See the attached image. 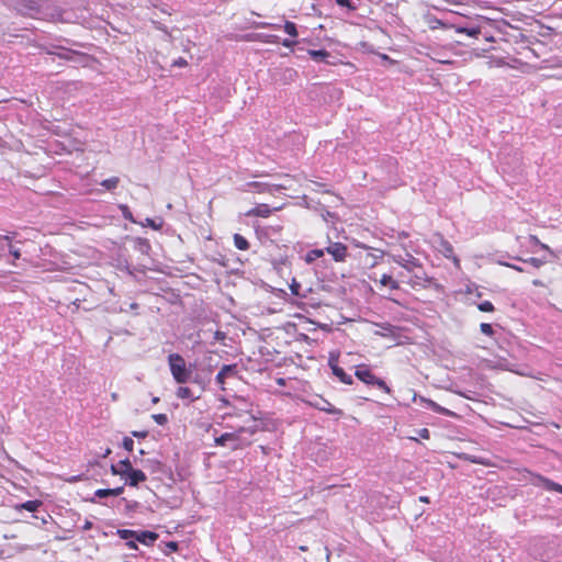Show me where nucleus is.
Here are the masks:
<instances>
[{
	"mask_svg": "<svg viewBox=\"0 0 562 562\" xmlns=\"http://www.w3.org/2000/svg\"><path fill=\"white\" fill-rule=\"evenodd\" d=\"M168 364L171 375L178 384H186L191 380L192 370L187 366L181 355L170 353L168 356Z\"/></svg>",
	"mask_w": 562,
	"mask_h": 562,
	"instance_id": "f257e3e1",
	"label": "nucleus"
},
{
	"mask_svg": "<svg viewBox=\"0 0 562 562\" xmlns=\"http://www.w3.org/2000/svg\"><path fill=\"white\" fill-rule=\"evenodd\" d=\"M355 375L357 379H359L361 382H363L367 385H372L378 387L379 390L383 391L386 394L391 393L390 386L386 384V382L376 376L368 364H359L356 367Z\"/></svg>",
	"mask_w": 562,
	"mask_h": 562,
	"instance_id": "f03ea898",
	"label": "nucleus"
},
{
	"mask_svg": "<svg viewBox=\"0 0 562 562\" xmlns=\"http://www.w3.org/2000/svg\"><path fill=\"white\" fill-rule=\"evenodd\" d=\"M521 479L526 480L528 483H530L533 486H540L542 485L547 491H553L562 494V485L559 483L553 482L552 480L538 474L533 473L527 469H522L519 471Z\"/></svg>",
	"mask_w": 562,
	"mask_h": 562,
	"instance_id": "7ed1b4c3",
	"label": "nucleus"
},
{
	"mask_svg": "<svg viewBox=\"0 0 562 562\" xmlns=\"http://www.w3.org/2000/svg\"><path fill=\"white\" fill-rule=\"evenodd\" d=\"M303 402L306 405L314 407L318 411L325 412L327 414L337 416H342L344 414V412L340 408L335 407L329 401H327L321 395L312 396L310 398L303 400Z\"/></svg>",
	"mask_w": 562,
	"mask_h": 562,
	"instance_id": "20e7f679",
	"label": "nucleus"
},
{
	"mask_svg": "<svg viewBox=\"0 0 562 562\" xmlns=\"http://www.w3.org/2000/svg\"><path fill=\"white\" fill-rule=\"evenodd\" d=\"M336 262H345L348 257V247L340 243H329V245L324 249Z\"/></svg>",
	"mask_w": 562,
	"mask_h": 562,
	"instance_id": "39448f33",
	"label": "nucleus"
},
{
	"mask_svg": "<svg viewBox=\"0 0 562 562\" xmlns=\"http://www.w3.org/2000/svg\"><path fill=\"white\" fill-rule=\"evenodd\" d=\"M238 370L237 364H224L215 376L216 383L221 390L225 391L226 379L237 376Z\"/></svg>",
	"mask_w": 562,
	"mask_h": 562,
	"instance_id": "423d86ee",
	"label": "nucleus"
},
{
	"mask_svg": "<svg viewBox=\"0 0 562 562\" xmlns=\"http://www.w3.org/2000/svg\"><path fill=\"white\" fill-rule=\"evenodd\" d=\"M307 54L315 61H323V63H326V64H329V65H334V66L338 65V64H344V65H347V66H349L351 68H355V65L349 63V61L348 63H344L341 60H339V61L328 60V57L330 56V53L327 52L326 49H308Z\"/></svg>",
	"mask_w": 562,
	"mask_h": 562,
	"instance_id": "0eeeda50",
	"label": "nucleus"
},
{
	"mask_svg": "<svg viewBox=\"0 0 562 562\" xmlns=\"http://www.w3.org/2000/svg\"><path fill=\"white\" fill-rule=\"evenodd\" d=\"M329 367L333 371V374L344 384L351 385L353 383V379L350 374H347L345 370L338 366L337 359H329Z\"/></svg>",
	"mask_w": 562,
	"mask_h": 562,
	"instance_id": "6e6552de",
	"label": "nucleus"
},
{
	"mask_svg": "<svg viewBox=\"0 0 562 562\" xmlns=\"http://www.w3.org/2000/svg\"><path fill=\"white\" fill-rule=\"evenodd\" d=\"M283 29H284V32L286 34H289L292 38L297 37L299 32H297L295 23H293L291 21H285ZM281 44L284 47L292 48V47H294L296 45V41L295 40H290V38H284L281 42Z\"/></svg>",
	"mask_w": 562,
	"mask_h": 562,
	"instance_id": "1a4fd4ad",
	"label": "nucleus"
},
{
	"mask_svg": "<svg viewBox=\"0 0 562 562\" xmlns=\"http://www.w3.org/2000/svg\"><path fill=\"white\" fill-rule=\"evenodd\" d=\"M439 251L448 259H451L457 267L460 266L459 258L454 255L453 246L447 239L441 238L439 241Z\"/></svg>",
	"mask_w": 562,
	"mask_h": 562,
	"instance_id": "9d476101",
	"label": "nucleus"
},
{
	"mask_svg": "<svg viewBox=\"0 0 562 562\" xmlns=\"http://www.w3.org/2000/svg\"><path fill=\"white\" fill-rule=\"evenodd\" d=\"M244 191L272 194V186L265 182L251 181L245 184Z\"/></svg>",
	"mask_w": 562,
	"mask_h": 562,
	"instance_id": "9b49d317",
	"label": "nucleus"
},
{
	"mask_svg": "<svg viewBox=\"0 0 562 562\" xmlns=\"http://www.w3.org/2000/svg\"><path fill=\"white\" fill-rule=\"evenodd\" d=\"M407 257L408 258H405L402 255H394L393 261L408 271H412L414 268L420 267V263L416 258H414L411 255H408Z\"/></svg>",
	"mask_w": 562,
	"mask_h": 562,
	"instance_id": "f8f14e48",
	"label": "nucleus"
},
{
	"mask_svg": "<svg viewBox=\"0 0 562 562\" xmlns=\"http://www.w3.org/2000/svg\"><path fill=\"white\" fill-rule=\"evenodd\" d=\"M272 209L265 203L258 204L245 213L248 217H263L267 218L271 215Z\"/></svg>",
	"mask_w": 562,
	"mask_h": 562,
	"instance_id": "ddd939ff",
	"label": "nucleus"
},
{
	"mask_svg": "<svg viewBox=\"0 0 562 562\" xmlns=\"http://www.w3.org/2000/svg\"><path fill=\"white\" fill-rule=\"evenodd\" d=\"M420 402L425 403L427 407H429L435 413L448 416V417H457V414L446 407L440 406L438 403L430 398L420 397Z\"/></svg>",
	"mask_w": 562,
	"mask_h": 562,
	"instance_id": "4468645a",
	"label": "nucleus"
},
{
	"mask_svg": "<svg viewBox=\"0 0 562 562\" xmlns=\"http://www.w3.org/2000/svg\"><path fill=\"white\" fill-rule=\"evenodd\" d=\"M147 480L146 474L142 470L133 469L126 476V482L130 486L136 487L139 483Z\"/></svg>",
	"mask_w": 562,
	"mask_h": 562,
	"instance_id": "2eb2a0df",
	"label": "nucleus"
},
{
	"mask_svg": "<svg viewBox=\"0 0 562 562\" xmlns=\"http://www.w3.org/2000/svg\"><path fill=\"white\" fill-rule=\"evenodd\" d=\"M245 430L244 427H240L234 432H225L221 435L220 437L215 438V445L216 446H225L227 441H236L239 438V434Z\"/></svg>",
	"mask_w": 562,
	"mask_h": 562,
	"instance_id": "dca6fc26",
	"label": "nucleus"
},
{
	"mask_svg": "<svg viewBox=\"0 0 562 562\" xmlns=\"http://www.w3.org/2000/svg\"><path fill=\"white\" fill-rule=\"evenodd\" d=\"M43 505V502L40 501V499H34V501H27V502H24V503H21V504H16L14 506V509L16 512H21V510H27V512H31V513H34L36 512L41 506Z\"/></svg>",
	"mask_w": 562,
	"mask_h": 562,
	"instance_id": "f3484780",
	"label": "nucleus"
},
{
	"mask_svg": "<svg viewBox=\"0 0 562 562\" xmlns=\"http://www.w3.org/2000/svg\"><path fill=\"white\" fill-rule=\"evenodd\" d=\"M124 492L123 486H119L115 488H99L95 491L94 495L97 497L103 498L108 496H119Z\"/></svg>",
	"mask_w": 562,
	"mask_h": 562,
	"instance_id": "a211bd4d",
	"label": "nucleus"
},
{
	"mask_svg": "<svg viewBox=\"0 0 562 562\" xmlns=\"http://www.w3.org/2000/svg\"><path fill=\"white\" fill-rule=\"evenodd\" d=\"M135 538L144 544H151L157 540L158 535L153 531H142L140 533L136 532Z\"/></svg>",
	"mask_w": 562,
	"mask_h": 562,
	"instance_id": "6ab92c4d",
	"label": "nucleus"
},
{
	"mask_svg": "<svg viewBox=\"0 0 562 562\" xmlns=\"http://www.w3.org/2000/svg\"><path fill=\"white\" fill-rule=\"evenodd\" d=\"M176 396L181 400H191L194 401L198 398L192 392V390L188 386H179L176 391Z\"/></svg>",
	"mask_w": 562,
	"mask_h": 562,
	"instance_id": "aec40b11",
	"label": "nucleus"
},
{
	"mask_svg": "<svg viewBox=\"0 0 562 562\" xmlns=\"http://www.w3.org/2000/svg\"><path fill=\"white\" fill-rule=\"evenodd\" d=\"M234 246L238 249V250H243V251H246L250 248V244L249 241L240 234H234Z\"/></svg>",
	"mask_w": 562,
	"mask_h": 562,
	"instance_id": "412c9836",
	"label": "nucleus"
},
{
	"mask_svg": "<svg viewBox=\"0 0 562 562\" xmlns=\"http://www.w3.org/2000/svg\"><path fill=\"white\" fill-rule=\"evenodd\" d=\"M379 283L383 286H389L391 290L400 289V283L389 274H383L379 280Z\"/></svg>",
	"mask_w": 562,
	"mask_h": 562,
	"instance_id": "4be33fe9",
	"label": "nucleus"
},
{
	"mask_svg": "<svg viewBox=\"0 0 562 562\" xmlns=\"http://www.w3.org/2000/svg\"><path fill=\"white\" fill-rule=\"evenodd\" d=\"M456 32L459 33V34H465L470 37H474V38H477L479 35L481 34V29L479 26H473V27H457L456 29Z\"/></svg>",
	"mask_w": 562,
	"mask_h": 562,
	"instance_id": "5701e85b",
	"label": "nucleus"
},
{
	"mask_svg": "<svg viewBox=\"0 0 562 562\" xmlns=\"http://www.w3.org/2000/svg\"><path fill=\"white\" fill-rule=\"evenodd\" d=\"M324 254H325L324 249H312L306 252V255L304 257V261L310 265V263L314 262L316 259L323 257Z\"/></svg>",
	"mask_w": 562,
	"mask_h": 562,
	"instance_id": "b1692460",
	"label": "nucleus"
},
{
	"mask_svg": "<svg viewBox=\"0 0 562 562\" xmlns=\"http://www.w3.org/2000/svg\"><path fill=\"white\" fill-rule=\"evenodd\" d=\"M119 184H120L119 177H111L101 182V186L103 188H105L108 191H112V190L116 189Z\"/></svg>",
	"mask_w": 562,
	"mask_h": 562,
	"instance_id": "393cba45",
	"label": "nucleus"
},
{
	"mask_svg": "<svg viewBox=\"0 0 562 562\" xmlns=\"http://www.w3.org/2000/svg\"><path fill=\"white\" fill-rule=\"evenodd\" d=\"M117 465L122 471V477H126L127 474L130 473V471L133 470L132 463H131L130 459H127V458L120 461Z\"/></svg>",
	"mask_w": 562,
	"mask_h": 562,
	"instance_id": "a878e982",
	"label": "nucleus"
},
{
	"mask_svg": "<svg viewBox=\"0 0 562 562\" xmlns=\"http://www.w3.org/2000/svg\"><path fill=\"white\" fill-rule=\"evenodd\" d=\"M477 308L484 313H492L495 311L493 303L490 301H483V302L479 303Z\"/></svg>",
	"mask_w": 562,
	"mask_h": 562,
	"instance_id": "bb28decb",
	"label": "nucleus"
},
{
	"mask_svg": "<svg viewBox=\"0 0 562 562\" xmlns=\"http://www.w3.org/2000/svg\"><path fill=\"white\" fill-rule=\"evenodd\" d=\"M117 535L121 539H130V538H133L136 536V531L134 530H128V529H119L117 530Z\"/></svg>",
	"mask_w": 562,
	"mask_h": 562,
	"instance_id": "cd10ccee",
	"label": "nucleus"
},
{
	"mask_svg": "<svg viewBox=\"0 0 562 562\" xmlns=\"http://www.w3.org/2000/svg\"><path fill=\"white\" fill-rule=\"evenodd\" d=\"M480 329H481V331H482L484 335H486V336H490V337H491V336H493V335H494V329H493L492 325H491V324H488V323H482V324L480 325Z\"/></svg>",
	"mask_w": 562,
	"mask_h": 562,
	"instance_id": "c85d7f7f",
	"label": "nucleus"
},
{
	"mask_svg": "<svg viewBox=\"0 0 562 562\" xmlns=\"http://www.w3.org/2000/svg\"><path fill=\"white\" fill-rule=\"evenodd\" d=\"M122 446L125 450H127L128 452H132L133 449H134V441L132 438L130 437H124L123 438V442H122Z\"/></svg>",
	"mask_w": 562,
	"mask_h": 562,
	"instance_id": "c756f323",
	"label": "nucleus"
},
{
	"mask_svg": "<svg viewBox=\"0 0 562 562\" xmlns=\"http://www.w3.org/2000/svg\"><path fill=\"white\" fill-rule=\"evenodd\" d=\"M525 262L530 263L535 268H540L544 263L543 260H541L540 258H536V257H530V258L526 259Z\"/></svg>",
	"mask_w": 562,
	"mask_h": 562,
	"instance_id": "7c9ffc66",
	"label": "nucleus"
},
{
	"mask_svg": "<svg viewBox=\"0 0 562 562\" xmlns=\"http://www.w3.org/2000/svg\"><path fill=\"white\" fill-rule=\"evenodd\" d=\"M153 418L158 425H165L168 422L166 414H155L153 415Z\"/></svg>",
	"mask_w": 562,
	"mask_h": 562,
	"instance_id": "2f4dec72",
	"label": "nucleus"
},
{
	"mask_svg": "<svg viewBox=\"0 0 562 562\" xmlns=\"http://www.w3.org/2000/svg\"><path fill=\"white\" fill-rule=\"evenodd\" d=\"M260 41L263 43H278L279 37L277 35H265L260 36Z\"/></svg>",
	"mask_w": 562,
	"mask_h": 562,
	"instance_id": "473e14b6",
	"label": "nucleus"
},
{
	"mask_svg": "<svg viewBox=\"0 0 562 562\" xmlns=\"http://www.w3.org/2000/svg\"><path fill=\"white\" fill-rule=\"evenodd\" d=\"M172 66L183 68L188 66V61L186 58L179 57L176 60H173Z\"/></svg>",
	"mask_w": 562,
	"mask_h": 562,
	"instance_id": "72a5a7b5",
	"label": "nucleus"
},
{
	"mask_svg": "<svg viewBox=\"0 0 562 562\" xmlns=\"http://www.w3.org/2000/svg\"><path fill=\"white\" fill-rule=\"evenodd\" d=\"M272 186V193L274 191H282L288 190L291 186L286 184V182L280 183V184H271Z\"/></svg>",
	"mask_w": 562,
	"mask_h": 562,
	"instance_id": "f704fd0d",
	"label": "nucleus"
},
{
	"mask_svg": "<svg viewBox=\"0 0 562 562\" xmlns=\"http://www.w3.org/2000/svg\"><path fill=\"white\" fill-rule=\"evenodd\" d=\"M336 3L340 7H346L350 10H355L356 8L351 4L349 0H336Z\"/></svg>",
	"mask_w": 562,
	"mask_h": 562,
	"instance_id": "c9c22d12",
	"label": "nucleus"
},
{
	"mask_svg": "<svg viewBox=\"0 0 562 562\" xmlns=\"http://www.w3.org/2000/svg\"><path fill=\"white\" fill-rule=\"evenodd\" d=\"M418 436L423 439H429L430 438V431L427 428H422L417 431Z\"/></svg>",
	"mask_w": 562,
	"mask_h": 562,
	"instance_id": "e433bc0d",
	"label": "nucleus"
},
{
	"mask_svg": "<svg viewBox=\"0 0 562 562\" xmlns=\"http://www.w3.org/2000/svg\"><path fill=\"white\" fill-rule=\"evenodd\" d=\"M10 254L13 256L14 259H20L21 251L18 248H14L12 245L9 247Z\"/></svg>",
	"mask_w": 562,
	"mask_h": 562,
	"instance_id": "4c0bfd02",
	"label": "nucleus"
},
{
	"mask_svg": "<svg viewBox=\"0 0 562 562\" xmlns=\"http://www.w3.org/2000/svg\"><path fill=\"white\" fill-rule=\"evenodd\" d=\"M111 473L113 475H120L122 477V471H121V469L119 468L117 464H112L111 465Z\"/></svg>",
	"mask_w": 562,
	"mask_h": 562,
	"instance_id": "58836bf2",
	"label": "nucleus"
},
{
	"mask_svg": "<svg viewBox=\"0 0 562 562\" xmlns=\"http://www.w3.org/2000/svg\"><path fill=\"white\" fill-rule=\"evenodd\" d=\"M132 435L136 438H146L148 432L147 431H133Z\"/></svg>",
	"mask_w": 562,
	"mask_h": 562,
	"instance_id": "ea45409f",
	"label": "nucleus"
},
{
	"mask_svg": "<svg viewBox=\"0 0 562 562\" xmlns=\"http://www.w3.org/2000/svg\"><path fill=\"white\" fill-rule=\"evenodd\" d=\"M467 460H469L470 462L472 463H477V464H486L485 462H483L482 460L477 459V458H474V457H467Z\"/></svg>",
	"mask_w": 562,
	"mask_h": 562,
	"instance_id": "a19ab883",
	"label": "nucleus"
},
{
	"mask_svg": "<svg viewBox=\"0 0 562 562\" xmlns=\"http://www.w3.org/2000/svg\"><path fill=\"white\" fill-rule=\"evenodd\" d=\"M259 27H273V29H279L280 26L277 25V24H270V23H259L258 24Z\"/></svg>",
	"mask_w": 562,
	"mask_h": 562,
	"instance_id": "79ce46f5",
	"label": "nucleus"
},
{
	"mask_svg": "<svg viewBox=\"0 0 562 562\" xmlns=\"http://www.w3.org/2000/svg\"><path fill=\"white\" fill-rule=\"evenodd\" d=\"M529 240H530L532 244L537 245V246L541 243V241H540V239H539L536 235H530V236H529Z\"/></svg>",
	"mask_w": 562,
	"mask_h": 562,
	"instance_id": "37998d69",
	"label": "nucleus"
},
{
	"mask_svg": "<svg viewBox=\"0 0 562 562\" xmlns=\"http://www.w3.org/2000/svg\"><path fill=\"white\" fill-rule=\"evenodd\" d=\"M538 246H539L541 249H543V250H546V251H548V252H550V254H553V251L551 250V248H550L547 244L540 243Z\"/></svg>",
	"mask_w": 562,
	"mask_h": 562,
	"instance_id": "c03bdc74",
	"label": "nucleus"
},
{
	"mask_svg": "<svg viewBox=\"0 0 562 562\" xmlns=\"http://www.w3.org/2000/svg\"><path fill=\"white\" fill-rule=\"evenodd\" d=\"M82 528H83V530H89V529H91V528H92V521H90V520H86V521H85V525H83V527H82Z\"/></svg>",
	"mask_w": 562,
	"mask_h": 562,
	"instance_id": "a18cd8bd",
	"label": "nucleus"
},
{
	"mask_svg": "<svg viewBox=\"0 0 562 562\" xmlns=\"http://www.w3.org/2000/svg\"><path fill=\"white\" fill-rule=\"evenodd\" d=\"M36 3L34 1H30V5L27 7L31 11H37L38 8L35 5Z\"/></svg>",
	"mask_w": 562,
	"mask_h": 562,
	"instance_id": "49530a36",
	"label": "nucleus"
},
{
	"mask_svg": "<svg viewBox=\"0 0 562 562\" xmlns=\"http://www.w3.org/2000/svg\"><path fill=\"white\" fill-rule=\"evenodd\" d=\"M532 284L535 286H544V283L541 280H539V279L533 280Z\"/></svg>",
	"mask_w": 562,
	"mask_h": 562,
	"instance_id": "de8ad7c7",
	"label": "nucleus"
},
{
	"mask_svg": "<svg viewBox=\"0 0 562 562\" xmlns=\"http://www.w3.org/2000/svg\"><path fill=\"white\" fill-rule=\"evenodd\" d=\"M380 56H381V58H382V59H384V60H387V61H390V63H392V64H394V63H395V60L391 59L386 54H381Z\"/></svg>",
	"mask_w": 562,
	"mask_h": 562,
	"instance_id": "09e8293b",
	"label": "nucleus"
},
{
	"mask_svg": "<svg viewBox=\"0 0 562 562\" xmlns=\"http://www.w3.org/2000/svg\"><path fill=\"white\" fill-rule=\"evenodd\" d=\"M419 501H420L422 503H426V504H428V503L430 502L428 496H420V497H419Z\"/></svg>",
	"mask_w": 562,
	"mask_h": 562,
	"instance_id": "8fccbe9b",
	"label": "nucleus"
},
{
	"mask_svg": "<svg viewBox=\"0 0 562 562\" xmlns=\"http://www.w3.org/2000/svg\"><path fill=\"white\" fill-rule=\"evenodd\" d=\"M0 240H5V241H8L9 246L11 245V239L9 236H0Z\"/></svg>",
	"mask_w": 562,
	"mask_h": 562,
	"instance_id": "3c124183",
	"label": "nucleus"
},
{
	"mask_svg": "<svg viewBox=\"0 0 562 562\" xmlns=\"http://www.w3.org/2000/svg\"><path fill=\"white\" fill-rule=\"evenodd\" d=\"M126 544H127L131 549H137V546H136V543H135L134 541H128Z\"/></svg>",
	"mask_w": 562,
	"mask_h": 562,
	"instance_id": "603ef678",
	"label": "nucleus"
},
{
	"mask_svg": "<svg viewBox=\"0 0 562 562\" xmlns=\"http://www.w3.org/2000/svg\"><path fill=\"white\" fill-rule=\"evenodd\" d=\"M508 266L512 267L513 269H515L516 271H519V272L524 271V269L521 267L514 266V265H508Z\"/></svg>",
	"mask_w": 562,
	"mask_h": 562,
	"instance_id": "864d4df0",
	"label": "nucleus"
},
{
	"mask_svg": "<svg viewBox=\"0 0 562 562\" xmlns=\"http://www.w3.org/2000/svg\"><path fill=\"white\" fill-rule=\"evenodd\" d=\"M147 221H148L149 225H150L153 228H155V229H157V228H158V226L155 224V222H154L153 220H147Z\"/></svg>",
	"mask_w": 562,
	"mask_h": 562,
	"instance_id": "5fc2aeb1",
	"label": "nucleus"
},
{
	"mask_svg": "<svg viewBox=\"0 0 562 562\" xmlns=\"http://www.w3.org/2000/svg\"><path fill=\"white\" fill-rule=\"evenodd\" d=\"M445 1H446L447 3H449V4H460V2H459V1H457V0H445Z\"/></svg>",
	"mask_w": 562,
	"mask_h": 562,
	"instance_id": "6e6d98bb",
	"label": "nucleus"
},
{
	"mask_svg": "<svg viewBox=\"0 0 562 562\" xmlns=\"http://www.w3.org/2000/svg\"><path fill=\"white\" fill-rule=\"evenodd\" d=\"M438 63H441V64H451L450 60H441V59H436Z\"/></svg>",
	"mask_w": 562,
	"mask_h": 562,
	"instance_id": "4d7b16f0",
	"label": "nucleus"
},
{
	"mask_svg": "<svg viewBox=\"0 0 562 562\" xmlns=\"http://www.w3.org/2000/svg\"><path fill=\"white\" fill-rule=\"evenodd\" d=\"M224 335L221 333V331H216V338H221L223 337Z\"/></svg>",
	"mask_w": 562,
	"mask_h": 562,
	"instance_id": "13d9d810",
	"label": "nucleus"
},
{
	"mask_svg": "<svg viewBox=\"0 0 562 562\" xmlns=\"http://www.w3.org/2000/svg\"><path fill=\"white\" fill-rule=\"evenodd\" d=\"M221 402L223 403V405H228V401L225 398H222Z\"/></svg>",
	"mask_w": 562,
	"mask_h": 562,
	"instance_id": "bf43d9fd",
	"label": "nucleus"
},
{
	"mask_svg": "<svg viewBox=\"0 0 562 562\" xmlns=\"http://www.w3.org/2000/svg\"><path fill=\"white\" fill-rule=\"evenodd\" d=\"M279 384L283 385L284 384V380L283 379H279Z\"/></svg>",
	"mask_w": 562,
	"mask_h": 562,
	"instance_id": "052dcab7",
	"label": "nucleus"
},
{
	"mask_svg": "<svg viewBox=\"0 0 562 562\" xmlns=\"http://www.w3.org/2000/svg\"><path fill=\"white\" fill-rule=\"evenodd\" d=\"M176 547H177V544H176V543H171V544H170V549H173V548H176Z\"/></svg>",
	"mask_w": 562,
	"mask_h": 562,
	"instance_id": "680f3d73",
	"label": "nucleus"
},
{
	"mask_svg": "<svg viewBox=\"0 0 562 562\" xmlns=\"http://www.w3.org/2000/svg\"><path fill=\"white\" fill-rule=\"evenodd\" d=\"M176 547H177V544H176V543H171V544H170V549H173V548H176Z\"/></svg>",
	"mask_w": 562,
	"mask_h": 562,
	"instance_id": "e2e57ef3",
	"label": "nucleus"
},
{
	"mask_svg": "<svg viewBox=\"0 0 562 562\" xmlns=\"http://www.w3.org/2000/svg\"><path fill=\"white\" fill-rule=\"evenodd\" d=\"M158 401H159V398H158V397H155V398L153 400V402H154V403H157Z\"/></svg>",
	"mask_w": 562,
	"mask_h": 562,
	"instance_id": "0e129e2a",
	"label": "nucleus"
}]
</instances>
